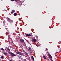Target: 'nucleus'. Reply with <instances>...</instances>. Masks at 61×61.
Wrapping results in <instances>:
<instances>
[{"mask_svg":"<svg viewBox=\"0 0 61 61\" xmlns=\"http://www.w3.org/2000/svg\"><path fill=\"white\" fill-rule=\"evenodd\" d=\"M36 40L35 38H33L31 40V41L33 44H37V42H36Z\"/></svg>","mask_w":61,"mask_h":61,"instance_id":"obj_1","label":"nucleus"},{"mask_svg":"<svg viewBox=\"0 0 61 61\" xmlns=\"http://www.w3.org/2000/svg\"><path fill=\"white\" fill-rule=\"evenodd\" d=\"M20 40L21 42H22V43H25V41H24V40H23V39H20Z\"/></svg>","mask_w":61,"mask_h":61,"instance_id":"obj_2","label":"nucleus"},{"mask_svg":"<svg viewBox=\"0 0 61 61\" xmlns=\"http://www.w3.org/2000/svg\"><path fill=\"white\" fill-rule=\"evenodd\" d=\"M47 56H48L49 57H51V56L50 54L48 53H46Z\"/></svg>","mask_w":61,"mask_h":61,"instance_id":"obj_3","label":"nucleus"},{"mask_svg":"<svg viewBox=\"0 0 61 61\" xmlns=\"http://www.w3.org/2000/svg\"><path fill=\"white\" fill-rule=\"evenodd\" d=\"M32 35V33H30L29 34H27L26 35V36H31Z\"/></svg>","mask_w":61,"mask_h":61,"instance_id":"obj_4","label":"nucleus"},{"mask_svg":"<svg viewBox=\"0 0 61 61\" xmlns=\"http://www.w3.org/2000/svg\"><path fill=\"white\" fill-rule=\"evenodd\" d=\"M9 22H10V24H12V23L14 22V21L12 20H10Z\"/></svg>","mask_w":61,"mask_h":61,"instance_id":"obj_5","label":"nucleus"},{"mask_svg":"<svg viewBox=\"0 0 61 61\" xmlns=\"http://www.w3.org/2000/svg\"><path fill=\"white\" fill-rule=\"evenodd\" d=\"M23 52H24V54L25 55H26L27 56H28V54H27V52H25V51H24Z\"/></svg>","mask_w":61,"mask_h":61,"instance_id":"obj_6","label":"nucleus"},{"mask_svg":"<svg viewBox=\"0 0 61 61\" xmlns=\"http://www.w3.org/2000/svg\"><path fill=\"white\" fill-rule=\"evenodd\" d=\"M21 52H19V51H17L16 52V54H18V55H20V54H21Z\"/></svg>","mask_w":61,"mask_h":61,"instance_id":"obj_7","label":"nucleus"},{"mask_svg":"<svg viewBox=\"0 0 61 61\" xmlns=\"http://www.w3.org/2000/svg\"><path fill=\"white\" fill-rule=\"evenodd\" d=\"M11 54L12 56H15V54L13 53H11Z\"/></svg>","mask_w":61,"mask_h":61,"instance_id":"obj_8","label":"nucleus"},{"mask_svg":"<svg viewBox=\"0 0 61 61\" xmlns=\"http://www.w3.org/2000/svg\"><path fill=\"white\" fill-rule=\"evenodd\" d=\"M16 56L18 57V58H22V57L20 55H17Z\"/></svg>","mask_w":61,"mask_h":61,"instance_id":"obj_9","label":"nucleus"},{"mask_svg":"<svg viewBox=\"0 0 61 61\" xmlns=\"http://www.w3.org/2000/svg\"><path fill=\"white\" fill-rule=\"evenodd\" d=\"M20 55H21V56H25V54H24L22 52H21V53H20Z\"/></svg>","mask_w":61,"mask_h":61,"instance_id":"obj_10","label":"nucleus"},{"mask_svg":"<svg viewBox=\"0 0 61 61\" xmlns=\"http://www.w3.org/2000/svg\"><path fill=\"white\" fill-rule=\"evenodd\" d=\"M7 21H8L9 22V21H10V18H7Z\"/></svg>","mask_w":61,"mask_h":61,"instance_id":"obj_11","label":"nucleus"},{"mask_svg":"<svg viewBox=\"0 0 61 61\" xmlns=\"http://www.w3.org/2000/svg\"><path fill=\"white\" fill-rule=\"evenodd\" d=\"M6 35H8V36H10V35H9V33H8V32H6Z\"/></svg>","mask_w":61,"mask_h":61,"instance_id":"obj_12","label":"nucleus"},{"mask_svg":"<svg viewBox=\"0 0 61 61\" xmlns=\"http://www.w3.org/2000/svg\"><path fill=\"white\" fill-rule=\"evenodd\" d=\"M31 58L32 59H33V60H34V57L33 56H31Z\"/></svg>","mask_w":61,"mask_h":61,"instance_id":"obj_13","label":"nucleus"},{"mask_svg":"<svg viewBox=\"0 0 61 61\" xmlns=\"http://www.w3.org/2000/svg\"><path fill=\"white\" fill-rule=\"evenodd\" d=\"M6 48L7 49V50H8V51H10V49H9V48H8L7 47H6Z\"/></svg>","mask_w":61,"mask_h":61,"instance_id":"obj_14","label":"nucleus"},{"mask_svg":"<svg viewBox=\"0 0 61 61\" xmlns=\"http://www.w3.org/2000/svg\"><path fill=\"white\" fill-rule=\"evenodd\" d=\"M17 15V14H16V13H15L14 14V16H16Z\"/></svg>","mask_w":61,"mask_h":61,"instance_id":"obj_15","label":"nucleus"},{"mask_svg":"<svg viewBox=\"0 0 61 61\" xmlns=\"http://www.w3.org/2000/svg\"><path fill=\"white\" fill-rule=\"evenodd\" d=\"M1 58L2 59H4V56H2L1 57Z\"/></svg>","mask_w":61,"mask_h":61,"instance_id":"obj_16","label":"nucleus"},{"mask_svg":"<svg viewBox=\"0 0 61 61\" xmlns=\"http://www.w3.org/2000/svg\"><path fill=\"white\" fill-rule=\"evenodd\" d=\"M4 55H5L6 56L7 55V54L6 53H4Z\"/></svg>","mask_w":61,"mask_h":61,"instance_id":"obj_17","label":"nucleus"},{"mask_svg":"<svg viewBox=\"0 0 61 61\" xmlns=\"http://www.w3.org/2000/svg\"><path fill=\"white\" fill-rule=\"evenodd\" d=\"M43 57L44 58V59H46V56H43Z\"/></svg>","mask_w":61,"mask_h":61,"instance_id":"obj_18","label":"nucleus"},{"mask_svg":"<svg viewBox=\"0 0 61 61\" xmlns=\"http://www.w3.org/2000/svg\"><path fill=\"white\" fill-rule=\"evenodd\" d=\"M0 50H2V51H4V49L2 48H0Z\"/></svg>","mask_w":61,"mask_h":61,"instance_id":"obj_19","label":"nucleus"},{"mask_svg":"<svg viewBox=\"0 0 61 61\" xmlns=\"http://www.w3.org/2000/svg\"><path fill=\"white\" fill-rule=\"evenodd\" d=\"M12 12H13V13H14V12H15V10H12Z\"/></svg>","mask_w":61,"mask_h":61,"instance_id":"obj_20","label":"nucleus"},{"mask_svg":"<svg viewBox=\"0 0 61 61\" xmlns=\"http://www.w3.org/2000/svg\"><path fill=\"white\" fill-rule=\"evenodd\" d=\"M23 61H26V59H23Z\"/></svg>","mask_w":61,"mask_h":61,"instance_id":"obj_21","label":"nucleus"},{"mask_svg":"<svg viewBox=\"0 0 61 61\" xmlns=\"http://www.w3.org/2000/svg\"><path fill=\"white\" fill-rule=\"evenodd\" d=\"M3 23H5V20H4L3 22Z\"/></svg>","mask_w":61,"mask_h":61,"instance_id":"obj_22","label":"nucleus"},{"mask_svg":"<svg viewBox=\"0 0 61 61\" xmlns=\"http://www.w3.org/2000/svg\"><path fill=\"white\" fill-rule=\"evenodd\" d=\"M29 49L30 50V49H31V47H29Z\"/></svg>","mask_w":61,"mask_h":61,"instance_id":"obj_23","label":"nucleus"},{"mask_svg":"<svg viewBox=\"0 0 61 61\" xmlns=\"http://www.w3.org/2000/svg\"><path fill=\"white\" fill-rule=\"evenodd\" d=\"M13 12L12 11V12H11V14H13Z\"/></svg>","mask_w":61,"mask_h":61,"instance_id":"obj_24","label":"nucleus"},{"mask_svg":"<svg viewBox=\"0 0 61 61\" xmlns=\"http://www.w3.org/2000/svg\"><path fill=\"white\" fill-rule=\"evenodd\" d=\"M18 0H14V1H15L16 2H17V1Z\"/></svg>","mask_w":61,"mask_h":61,"instance_id":"obj_25","label":"nucleus"},{"mask_svg":"<svg viewBox=\"0 0 61 61\" xmlns=\"http://www.w3.org/2000/svg\"><path fill=\"white\" fill-rule=\"evenodd\" d=\"M11 1H15V0H10Z\"/></svg>","mask_w":61,"mask_h":61,"instance_id":"obj_26","label":"nucleus"},{"mask_svg":"<svg viewBox=\"0 0 61 61\" xmlns=\"http://www.w3.org/2000/svg\"><path fill=\"white\" fill-rule=\"evenodd\" d=\"M46 51H47V50H48V49H47V48H46Z\"/></svg>","mask_w":61,"mask_h":61,"instance_id":"obj_27","label":"nucleus"},{"mask_svg":"<svg viewBox=\"0 0 61 61\" xmlns=\"http://www.w3.org/2000/svg\"><path fill=\"white\" fill-rule=\"evenodd\" d=\"M30 52L31 53H32V51H30Z\"/></svg>","mask_w":61,"mask_h":61,"instance_id":"obj_28","label":"nucleus"},{"mask_svg":"<svg viewBox=\"0 0 61 61\" xmlns=\"http://www.w3.org/2000/svg\"><path fill=\"white\" fill-rule=\"evenodd\" d=\"M10 61H12V60H10Z\"/></svg>","mask_w":61,"mask_h":61,"instance_id":"obj_29","label":"nucleus"},{"mask_svg":"<svg viewBox=\"0 0 61 61\" xmlns=\"http://www.w3.org/2000/svg\"><path fill=\"white\" fill-rule=\"evenodd\" d=\"M4 10H3V11H4Z\"/></svg>","mask_w":61,"mask_h":61,"instance_id":"obj_30","label":"nucleus"}]
</instances>
